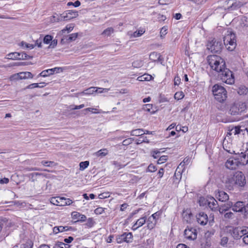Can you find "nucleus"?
<instances>
[{"mask_svg":"<svg viewBox=\"0 0 248 248\" xmlns=\"http://www.w3.org/2000/svg\"><path fill=\"white\" fill-rule=\"evenodd\" d=\"M52 40V37L51 35H47L44 38V42L45 44H50Z\"/></svg>","mask_w":248,"mask_h":248,"instance_id":"8fccbe9b","label":"nucleus"},{"mask_svg":"<svg viewBox=\"0 0 248 248\" xmlns=\"http://www.w3.org/2000/svg\"><path fill=\"white\" fill-rule=\"evenodd\" d=\"M152 78V77L151 75L145 74L142 76H139L137 78V80L140 81H150L151 80Z\"/></svg>","mask_w":248,"mask_h":248,"instance_id":"7c9ffc66","label":"nucleus"},{"mask_svg":"<svg viewBox=\"0 0 248 248\" xmlns=\"http://www.w3.org/2000/svg\"><path fill=\"white\" fill-rule=\"evenodd\" d=\"M221 80L228 84H232L234 82V78L232 73L229 69L226 67L223 68L222 71L219 72Z\"/></svg>","mask_w":248,"mask_h":248,"instance_id":"0eeeda50","label":"nucleus"},{"mask_svg":"<svg viewBox=\"0 0 248 248\" xmlns=\"http://www.w3.org/2000/svg\"><path fill=\"white\" fill-rule=\"evenodd\" d=\"M198 223L202 225H205L208 222V217L203 212H200L196 216Z\"/></svg>","mask_w":248,"mask_h":248,"instance_id":"4468645a","label":"nucleus"},{"mask_svg":"<svg viewBox=\"0 0 248 248\" xmlns=\"http://www.w3.org/2000/svg\"><path fill=\"white\" fill-rule=\"evenodd\" d=\"M132 140L131 138H128L123 140L122 144L124 146L128 145L132 142Z\"/></svg>","mask_w":248,"mask_h":248,"instance_id":"4d7b16f0","label":"nucleus"},{"mask_svg":"<svg viewBox=\"0 0 248 248\" xmlns=\"http://www.w3.org/2000/svg\"><path fill=\"white\" fill-rule=\"evenodd\" d=\"M160 216V213L158 212H155V213L152 215L150 217L154 218L155 220H157L159 218Z\"/></svg>","mask_w":248,"mask_h":248,"instance_id":"69168bd1","label":"nucleus"},{"mask_svg":"<svg viewBox=\"0 0 248 248\" xmlns=\"http://www.w3.org/2000/svg\"><path fill=\"white\" fill-rule=\"evenodd\" d=\"M232 210L236 212H242L243 210L244 211V207L243 202H237L233 205L232 206Z\"/></svg>","mask_w":248,"mask_h":248,"instance_id":"6ab92c4d","label":"nucleus"},{"mask_svg":"<svg viewBox=\"0 0 248 248\" xmlns=\"http://www.w3.org/2000/svg\"><path fill=\"white\" fill-rule=\"evenodd\" d=\"M84 107V104H81L79 106H71L70 108L71 109H81Z\"/></svg>","mask_w":248,"mask_h":248,"instance_id":"0e129e2a","label":"nucleus"},{"mask_svg":"<svg viewBox=\"0 0 248 248\" xmlns=\"http://www.w3.org/2000/svg\"><path fill=\"white\" fill-rule=\"evenodd\" d=\"M235 35L233 32L230 33L224 37V44L227 49L230 51H232L236 46Z\"/></svg>","mask_w":248,"mask_h":248,"instance_id":"6e6552de","label":"nucleus"},{"mask_svg":"<svg viewBox=\"0 0 248 248\" xmlns=\"http://www.w3.org/2000/svg\"><path fill=\"white\" fill-rule=\"evenodd\" d=\"M144 135L143 129H137L131 131V135L134 136H141Z\"/></svg>","mask_w":248,"mask_h":248,"instance_id":"2f4dec72","label":"nucleus"},{"mask_svg":"<svg viewBox=\"0 0 248 248\" xmlns=\"http://www.w3.org/2000/svg\"><path fill=\"white\" fill-rule=\"evenodd\" d=\"M144 32H134L133 33L130 34L131 37H139L141 36Z\"/></svg>","mask_w":248,"mask_h":248,"instance_id":"e2e57ef3","label":"nucleus"},{"mask_svg":"<svg viewBox=\"0 0 248 248\" xmlns=\"http://www.w3.org/2000/svg\"><path fill=\"white\" fill-rule=\"evenodd\" d=\"M224 179L226 187L230 190L244 187L246 184L245 175L239 171L227 175Z\"/></svg>","mask_w":248,"mask_h":248,"instance_id":"f257e3e1","label":"nucleus"},{"mask_svg":"<svg viewBox=\"0 0 248 248\" xmlns=\"http://www.w3.org/2000/svg\"><path fill=\"white\" fill-rule=\"evenodd\" d=\"M156 170H157V168H156V167L155 165H154L153 164H151L148 167L147 171L150 172H153L155 171Z\"/></svg>","mask_w":248,"mask_h":248,"instance_id":"de8ad7c7","label":"nucleus"},{"mask_svg":"<svg viewBox=\"0 0 248 248\" xmlns=\"http://www.w3.org/2000/svg\"><path fill=\"white\" fill-rule=\"evenodd\" d=\"M147 221V227L148 229L152 230L155 226L157 221L154 218L150 217H148Z\"/></svg>","mask_w":248,"mask_h":248,"instance_id":"393cba45","label":"nucleus"},{"mask_svg":"<svg viewBox=\"0 0 248 248\" xmlns=\"http://www.w3.org/2000/svg\"><path fill=\"white\" fill-rule=\"evenodd\" d=\"M168 159V156L167 155H162L159 157L157 161V163L159 164H162L165 162Z\"/></svg>","mask_w":248,"mask_h":248,"instance_id":"49530a36","label":"nucleus"},{"mask_svg":"<svg viewBox=\"0 0 248 248\" xmlns=\"http://www.w3.org/2000/svg\"><path fill=\"white\" fill-rule=\"evenodd\" d=\"M7 57L6 58L13 60H17V58H18V57H16V52L10 53L7 55Z\"/></svg>","mask_w":248,"mask_h":248,"instance_id":"37998d69","label":"nucleus"},{"mask_svg":"<svg viewBox=\"0 0 248 248\" xmlns=\"http://www.w3.org/2000/svg\"><path fill=\"white\" fill-rule=\"evenodd\" d=\"M248 92L247 88L245 86H242L240 87L237 91L238 93L240 95L246 94Z\"/></svg>","mask_w":248,"mask_h":248,"instance_id":"a19ab883","label":"nucleus"},{"mask_svg":"<svg viewBox=\"0 0 248 248\" xmlns=\"http://www.w3.org/2000/svg\"><path fill=\"white\" fill-rule=\"evenodd\" d=\"M104 211V208L102 207H98L94 210V212L96 214H101Z\"/></svg>","mask_w":248,"mask_h":248,"instance_id":"680f3d73","label":"nucleus"},{"mask_svg":"<svg viewBox=\"0 0 248 248\" xmlns=\"http://www.w3.org/2000/svg\"><path fill=\"white\" fill-rule=\"evenodd\" d=\"M89 165V162L88 161H85L83 162H81L79 163V169L81 170H84L86 168H87Z\"/></svg>","mask_w":248,"mask_h":248,"instance_id":"58836bf2","label":"nucleus"},{"mask_svg":"<svg viewBox=\"0 0 248 248\" xmlns=\"http://www.w3.org/2000/svg\"><path fill=\"white\" fill-rule=\"evenodd\" d=\"M98 91V89L96 87H91L88 89L83 91V92L78 93V95H91L93 93H96Z\"/></svg>","mask_w":248,"mask_h":248,"instance_id":"4be33fe9","label":"nucleus"},{"mask_svg":"<svg viewBox=\"0 0 248 248\" xmlns=\"http://www.w3.org/2000/svg\"><path fill=\"white\" fill-rule=\"evenodd\" d=\"M246 109L247 105L245 103L242 102H235L231 106L229 114L233 116L241 115Z\"/></svg>","mask_w":248,"mask_h":248,"instance_id":"423d86ee","label":"nucleus"},{"mask_svg":"<svg viewBox=\"0 0 248 248\" xmlns=\"http://www.w3.org/2000/svg\"><path fill=\"white\" fill-rule=\"evenodd\" d=\"M108 154V150L107 149H102L94 153L93 155L96 157H104Z\"/></svg>","mask_w":248,"mask_h":248,"instance_id":"c85d7f7f","label":"nucleus"},{"mask_svg":"<svg viewBox=\"0 0 248 248\" xmlns=\"http://www.w3.org/2000/svg\"><path fill=\"white\" fill-rule=\"evenodd\" d=\"M184 236L187 240H194L197 236V230L192 227H187L184 231Z\"/></svg>","mask_w":248,"mask_h":248,"instance_id":"1a4fd4ad","label":"nucleus"},{"mask_svg":"<svg viewBox=\"0 0 248 248\" xmlns=\"http://www.w3.org/2000/svg\"><path fill=\"white\" fill-rule=\"evenodd\" d=\"M71 227L69 226H56L53 229V232L54 233L57 234L59 232H63L64 231H68Z\"/></svg>","mask_w":248,"mask_h":248,"instance_id":"b1692460","label":"nucleus"},{"mask_svg":"<svg viewBox=\"0 0 248 248\" xmlns=\"http://www.w3.org/2000/svg\"><path fill=\"white\" fill-rule=\"evenodd\" d=\"M147 218L146 216L138 219L135 223L132 226V230L134 231L137 230L139 228L142 226L146 222Z\"/></svg>","mask_w":248,"mask_h":248,"instance_id":"a211bd4d","label":"nucleus"},{"mask_svg":"<svg viewBox=\"0 0 248 248\" xmlns=\"http://www.w3.org/2000/svg\"><path fill=\"white\" fill-rule=\"evenodd\" d=\"M153 105L152 104H146L144 105L143 107V109L146 111L150 112L152 113H153L154 112H151V110L152 109Z\"/></svg>","mask_w":248,"mask_h":248,"instance_id":"a18cd8bd","label":"nucleus"},{"mask_svg":"<svg viewBox=\"0 0 248 248\" xmlns=\"http://www.w3.org/2000/svg\"><path fill=\"white\" fill-rule=\"evenodd\" d=\"M228 240H229V239L227 237H226V236L222 237V238L221 239V241H220L221 245L223 247H225L227 245V244L228 242Z\"/></svg>","mask_w":248,"mask_h":248,"instance_id":"09e8293b","label":"nucleus"},{"mask_svg":"<svg viewBox=\"0 0 248 248\" xmlns=\"http://www.w3.org/2000/svg\"><path fill=\"white\" fill-rule=\"evenodd\" d=\"M41 164L43 166L47 167H53L57 165V164L53 161H46L45 160L42 161Z\"/></svg>","mask_w":248,"mask_h":248,"instance_id":"e433bc0d","label":"nucleus"},{"mask_svg":"<svg viewBox=\"0 0 248 248\" xmlns=\"http://www.w3.org/2000/svg\"><path fill=\"white\" fill-rule=\"evenodd\" d=\"M133 238V235L131 232H124L123 234L118 235L116 237L117 243L120 244L123 242L129 243L131 242Z\"/></svg>","mask_w":248,"mask_h":248,"instance_id":"9b49d317","label":"nucleus"},{"mask_svg":"<svg viewBox=\"0 0 248 248\" xmlns=\"http://www.w3.org/2000/svg\"><path fill=\"white\" fill-rule=\"evenodd\" d=\"M77 37H78L77 33H72L68 36H64V37H63V38L62 39L61 42L62 43H69L75 40L77 38Z\"/></svg>","mask_w":248,"mask_h":248,"instance_id":"412c9836","label":"nucleus"},{"mask_svg":"<svg viewBox=\"0 0 248 248\" xmlns=\"http://www.w3.org/2000/svg\"><path fill=\"white\" fill-rule=\"evenodd\" d=\"M60 70L62 71L61 67H55L54 68L48 69L41 72L38 77H46L48 76L53 75L54 73H59Z\"/></svg>","mask_w":248,"mask_h":248,"instance_id":"f8f14e48","label":"nucleus"},{"mask_svg":"<svg viewBox=\"0 0 248 248\" xmlns=\"http://www.w3.org/2000/svg\"><path fill=\"white\" fill-rule=\"evenodd\" d=\"M242 238L243 243L246 245H248V234L245 235Z\"/></svg>","mask_w":248,"mask_h":248,"instance_id":"774afa93","label":"nucleus"},{"mask_svg":"<svg viewBox=\"0 0 248 248\" xmlns=\"http://www.w3.org/2000/svg\"><path fill=\"white\" fill-rule=\"evenodd\" d=\"M207 205L208 207L214 211L218 210V205L217 202L213 197H208Z\"/></svg>","mask_w":248,"mask_h":248,"instance_id":"2eb2a0df","label":"nucleus"},{"mask_svg":"<svg viewBox=\"0 0 248 248\" xmlns=\"http://www.w3.org/2000/svg\"><path fill=\"white\" fill-rule=\"evenodd\" d=\"M216 198L222 202H225L229 200L228 195L223 191H218L216 195Z\"/></svg>","mask_w":248,"mask_h":248,"instance_id":"aec40b11","label":"nucleus"},{"mask_svg":"<svg viewBox=\"0 0 248 248\" xmlns=\"http://www.w3.org/2000/svg\"><path fill=\"white\" fill-rule=\"evenodd\" d=\"M56 247L61 248H69L70 246L62 242H57L55 244Z\"/></svg>","mask_w":248,"mask_h":248,"instance_id":"ea45409f","label":"nucleus"},{"mask_svg":"<svg viewBox=\"0 0 248 248\" xmlns=\"http://www.w3.org/2000/svg\"><path fill=\"white\" fill-rule=\"evenodd\" d=\"M78 12L76 10H67L62 14L63 20H68L78 16Z\"/></svg>","mask_w":248,"mask_h":248,"instance_id":"ddd939ff","label":"nucleus"},{"mask_svg":"<svg viewBox=\"0 0 248 248\" xmlns=\"http://www.w3.org/2000/svg\"><path fill=\"white\" fill-rule=\"evenodd\" d=\"M49 20L50 22L52 23L62 21L63 20L62 15H59L56 14L50 17Z\"/></svg>","mask_w":248,"mask_h":248,"instance_id":"cd10ccee","label":"nucleus"},{"mask_svg":"<svg viewBox=\"0 0 248 248\" xmlns=\"http://www.w3.org/2000/svg\"><path fill=\"white\" fill-rule=\"evenodd\" d=\"M33 243L31 240H28L25 243L20 245V248H32Z\"/></svg>","mask_w":248,"mask_h":248,"instance_id":"72a5a7b5","label":"nucleus"},{"mask_svg":"<svg viewBox=\"0 0 248 248\" xmlns=\"http://www.w3.org/2000/svg\"><path fill=\"white\" fill-rule=\"evenodd\" d=\"M242 237L248 234V228L240 230Z\"/></svg>","mask_w":248,"mask_h":248,"instance_id":"338daca9","label":"nucleus"},{"mask_svg":"<svg viewBox=\"0 0 248 248\" xmlns=\"http://www.w3.org/2000/svg\"><path fill=\"white\" fill-rule=\"evenodd\" d=\"M223 46L220 40L211 38L208 42L207 47L212 53H219L221 51Z\"/></svg>","mask_w":248,"mask_h":248,"instance_id":"39448f33","label":"nucleus"},{"mask_svg":"<svg viewBox=\"0 0 248 248\" xmlns=\"http://www.w3.org/2000/svg\"><path fill=\"white\" fill-rule=\"evenodd\" d=\"M248 163V155L245 153L241 152L229 158L225 163V166L229 169L234 170L237 167L245 165Z\"/></svg>","mask_w":248,"mask_h":248,"instance_id":"f03ea898","label":"nucleus"},{"mask_svg":"<svg viewBox=\"0 0 248 248\" xmlns=\"http://www.w3.org/2000/svg\"><path fill=\"white\" fill-rule=\"evenodd\" d=\"M226 2L228 5L226 9L229 11L236 10L243 5L241 2L236 1V0H228Z\"/></svg>","mask_w":248,"mask_h":248,"instance_id":"9d476101","label":"nucleus"},{"mask_svg":"<svg viewBox=\"0 0 248 248\" xmlns=\"http://www.w3.org/2000/svg\"><path fill=\"white\" fill-rule=\"evenodd\" d=\"M212 92L215 98L219 102H223L226 99L227 92L223 87L215 84L213 87Z\"/></svg>","mask_w":248,"mask_h":248,"instance_id":"20e7f679","label":"nucleus"},{"mask_svg":"<svg viewBox=\"0 0 248 248\" xmlns=\"http://www.w3.org/2000/svg\"><path fill=\"white\" fill-rule=\"evenodd\" d=\"M207 61L211 68L219 73L225 67V62L219 56L216 55H210L207 57Z\"/></svg>","mask_w":248,"mask_h":248,"instance_id":"7ed1b4c3","label":"nucleus"},{"mask_svg":"<svg viewBox=\"0 0 248 248\" xmlns=\"http://www.w3.org/2000/svg\"><path fill=\"white\" fill-rule=\"evenodd\" d=\"M19 46L24 48H28L29 49H31L34 47V45H33V44L27 43L26 42H25L24 41H22L19 44Z\"/></svg>","mask_w":248,"mask_h":248,"instance_id":"473e14b6","label":"nucleus"},{"mask_svg":"<svg viewBox=\"0 0 248 248\" xmlns=\"http://www.w3.org/2000/svg\"><path fill=\"white\" fill-rule=\"evenodd\" d=\"M74 28V24H70L67 25L64 29L61 31H72Z\"/></svg>","mask_w":248,"mask_h":248,"instance_id":"3c124183","label":"nucleus"},{"mask_svg":"<svg viewBox=\"0 0 248 248\" xmlns=\"http://www.w3.org/2000/svg\"><path fill=\"white\" fill-rule=\"evenodd\" d=\"M15 78L16 79H22L27 78H32L33 75L30 72H23L18 73L14 76Z\"/></svg>","mask_w":248,"mask_h":248,"instance_id":"f3484780","label":"nucleus"},{"mask_svg":"<svg viewBox=\"0 0 248 248\" xmlns=\"http://www.w3.org/2000/svg\"><path fill=\"white\" fill-rule=\"evenodd\" d=\"M160 55L157 52H153L150 55V59L152 61H158L160 59Z\"/></svg>","mask_w":248,"mask_h":248,"instance_id":"f704fd0d","label":"nucleus"},{"mask_svg":"<svg viewBox=\"0 0 248 248\" xmlns=\"http://www.w3.org/2000/svg\"><path fill=\"white\" fill-rule=\"evenodd\" d=\"M183 219L187 223H191L193 219V215L189 209L184 210L182 214Z\"/></svg>","mask_w":248,"mask_h":248,"instance_id":"dca6fc26","label":"nucleus"},{"mask_svg":"<svg viewBox=\"0 0 248 248\" xmlns=\"http://www.w3.org/2000/svg\"><path fill=\"white\" fill-rule=\"evenodd\" d=\"M46 85L45 82H41L40 83H32L30 84L27 87V89H33L35 88H43Z\"/></svg>","mask_w":248,"mask_h":248,"instance_id":"c756f323","label":"nucleus"},{"mask_svg":"<svg viewBox=\"0 0 248 248\" xmlns=\"http://www.w3.org/2000/svg\"><path fill=\"white\" fill-rule=\"evenodd\" d=\"M184 97V94L182 92H177L174 94V98L176 99L179 100Z\"/></svg>","mask_w":248,"mask_h":248,"instance_id":"864d4df0","label":"nucleus"},{"mask_svg":"<svg viewBox=\"0 0 248 248\" xmlns=\"http://www.w3.org/2000/svg\"><path fill=\"white\" fill-rule=\"evenodd\" d=\"M232 206V202H229L226 204H224L218 208V211L220 214L225 213Z\"/></svg>","mask_w":248,"mask_h":248,"instance_id":"a878e982","label":"nucleus"},{"mask_svg":"<svg viewBox=\"0 0 248 248\" xmlns=\"http://www.w3.org/2000/svg\"><path fill=\"white\" fill-rule=\"evenodd\" d=\"M241 130L240 128L238 126H235L232 127L231 129H230V135L233 134L234 135L239 134L240 133Z\"/></svg>","mask_w":248,"mask_h":248,"instance_id":"c9c22d12","label":"nucleus"},{"mask_svg":"<svg viewBox=\"0 0 248 248\" xmlns=\"http://www.w3.org/2000/svg\"><path fill=\"white\" fill-rule=\"evenodd\" d=\"M80 4H81L80 2L78 0H76L74 3H73L72 2H69L67 3L68 6L73 5L75 7L79 6L80 5Z\"/></svg>","mask_w":248,"mask_h":248,"instance_id":"5fc2aeb1","label":"nucleus"},{"mask_svg":"<svg viewBox=\"0 0 248 248\" xmlns=\"http://www.w3.org/2000/svg\"><path fill=\"white\" fill-rule=\"evenodd\" d=\"M57 44V40H52L51 42L50 43V45L49 46V48H54Z\"/></svg>","mask_w":248,"mask_h":248,"instance_id":"13d9d810","label":"nucleus"},{"mask_svg":"<svg viewBox=\"0 0 248 248\" xmlns=\"http://www.w3.org/2000/svg\"><path fill=\"white\" fill-rule=\"evenodd\" d=\"M17 54V60H28L32 58V57L30 56L29 55H27L26 53H24V52H16Z\"/></svg>","mask_w":248,"mask_h":248,"instance_id":"bb28decb","label":"nucleus"},{"mask_svg":"<svg viewBox=\"0 0 248 248\" xmlns=\"http://www.w3.org/2000/svg\"><path fill=\"white\" fill-rule=\"evenodd\" d=\"M208 198L206 199L203 197H200L199 200V203L201 206H204L208 203Z\"/></svg>","mask_w":248,"mask_h":248,"instance_id":"4c0bfd02","label":"nucleus"},{"mask_svg":"<svg viewBox=\"0 0 248 248\" xmlns=\"http://www.w3.org/2000/svg\"><path fill=\"white\" fill-rule=\"evenodd\" d=\"M60 197H56L51 198L50 200L51 203L55 205L59 206L60 201L59 200V199H60Z\"/></svg>","mask_w":248,"mask_h":248,"instance_id":"79ce46f5","label":"nucleus"},{"mask_svg":"<svg viewBox=\"0 0 248 248\" xmlns=\"http://www.w3.org/2000/svg\"><path fill=\"white\" fill-rule=\"evenodd\" d=\"M143 63L140 60H137L134 61L132 63V66L135 68H140L142 66Z\"/></svg>","mask_w":248,"mask_h":248,"instance_id":"c03bdc74","label":"nucleus"},{"mask_svg":"<svg viewBox=\"0 0 248 248\" xmlns=\"http://www.w3.org/2000/svg\"><path fill=\"white\" fill-rule=\"evenodd\" d=\"M149 141L147 140V137L143 136V135L141 136L139 139L138 140L137 143L139 144V143H142V142H147L148 143Z\"/></svg>","mask_w":248,"mask_h":248,"instance_id":"603ef678","label":"nucleus"},{"mask_svg":"<svg viewBox=\"0 0 248 248\" xmlns=\"http://www.w3.org/2000/svg\"><path fill=\"white\" fill-rule=\"evenodd\" d=\"M159 154H160V152L157 150H155L151 152L152 155L154 158H157V157H158Z\"/></svg>","mask_w":248,"mask_h":248,"instance_id":"052dcab7","label":"nucleus"},{"mask_svg":"<svg viewBox=\"0 0 248 248\" xmlns=\"http://www.w3.org/2000/svg\"><path fill=\"white\" fill-rule=\"evenodd\" d=\"M234 217V214L231 212L226 213L224 214V217L225 218L232 219Z\"/></svg>","mask_w":248,"mask_h":248,"instance_id":"6e6d98bb","label":"nucleus"},{"mask_svg":"<svg viewBox=\"0 0 248 248\" xmlns=\"http://www.w3.org/2000/svg\"><path fill=\"white\" fill-rule=\"evenodd\" d=\"M59 204L61 206H65V198L64 197H60V199H59Z\"/></svg>","mask_w":248,"mask_h":248,"instance_id":"bf43d9fd","label":"nucleus"},{"mask_svg":"<svg viewBox=\"0 0 248 248\" xmlns=\"http://www.w3.org/2000/svg\"><path fill=\"white\" fill-rule=\"evenodd\" d=\"M231 235L234 239L236 240L239 239L242 237L240 232V229L238 228H235L232 229L231 232Z\"/></svg>","mask_w":248,"mask_h":248,"instance_id":"5701e85b","label":"nucleus"}]
</instances>
